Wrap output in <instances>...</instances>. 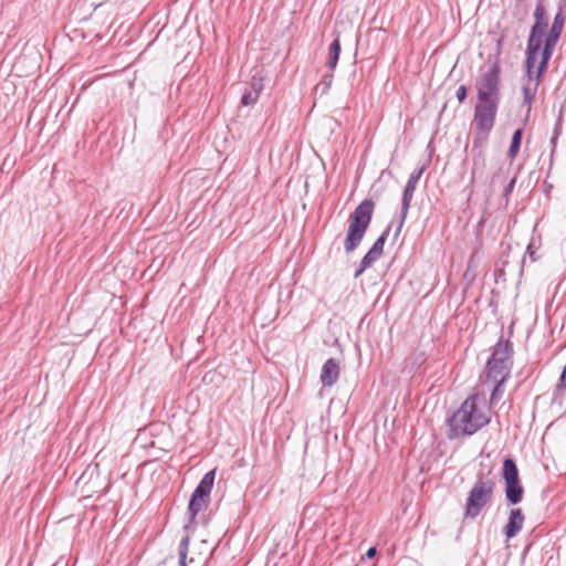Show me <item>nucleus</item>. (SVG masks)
I'll list each match as a JSON object with an SVG mask.
<instances>
[{"label":"nucleus","instance_id":"obj_1","mask_svg":"<svg viewBox=\"0 0 566 566\" xmlns=\"http://www.w3.org/2000/svg\"><path fill=\"white\" fill-rule=\"evenodd\" d=\"M489 422L490 417L478 406V396L472 395L449 419V438L472 436Z\"/></svg>","mask_w":566,"mask_h":566},{"label":"nucleus","instance_id":"obj_2","mask_svg":"<svg viewBox=\"0 0 566 566\" xmlns=\"http://www.w3.org/2000/svg\"><path fill=\"white\" fill-rule=\"evenodd\" d=\"M374 210L375 202L371 199H364L349 214L348 228L344 239L346 253H353L361 243L371 222Z\"/></svg>","mask_w":566,"mask_h":566},{"label":"nucleus","instance_id":"obj_3","mask_svg":"<svg viewBox=\"0 0 566 566\" xmlns=\"http://www.w3.org/2000/svg\"><path fill=\"white\" fill-rule=\"evenodd\" d=\"M500 104L476 102L473 114V148H484L495 125Z\"/></svg>","mask_w":566,"mask_h":566},{"label":"nucleus","instance_id":"obj_4","mask_svg":"<svg viewBox=\"0 0 566 566\" xmlns=\"http://www.w3.org/2000/svg\"><path fill=\"white\" fill-rule=\"evenodd\" d=\"M510 342L499 340L494 346L485 366L486 381L506 382L513 365Z\"/></svg>","mask_w":566,"mask_h":566},{"label":"nucleus","instance_id":"obj_5","mask_svg":"<svg viewBox=\"0 0 566 566\" xmlns=\"http://www.w3.org/2000/svg\"><path fill=\"white\" fill-rule=\"evenodd\" d=\"M535 22L531 28V33L527 40L526 46V60L525 66L527 71V75L532 80L533 69L536 64L538 53L541 51V46L543 43V39L546 35V30L548 27L546 10L542 2L536 4L534 11Z\"/></svg>","mask_w":566,"mask_h":566},{"label":"nucleus","instance_id":"obj_6","mask_svg":"<svg viewBox=\"0 0 566 566\" xmlns=\"http://www.w3.org/2000/svg\"><path fill=\"white\" fill-rule=\"evenodd\" d=\"M494 489L495 482L493 479L479 474L468 493L464 505V517H478L484 507L491 503Z\"/></svg>","mask_w":566,"mask_h":566},{"label":"nucleus","instance_id":"obj_7","mask_svg":"<svg viewBox=\"0 0 566 566\" xmlns=\"http://www.w3.org/2000/svg\"><path fill=\"white\" fill-rule=\"evenodd\" d=\"M500 64L495 61L490 69L481 76L476 86L478 102L500 104L501 101V83H500Z\"/></svg>","mask_w":566,"mask_h":566},{"label":"nucleus","instance_id":"obj_8","mask_svg":"<svg viewBox=\"0 0 566 566\" xmlns=\"http://www.w3.org/2000/svg\"><path fill=\"white\" fill-rule=\"evenodd\" d=\"M502 475L505 481V499L507 503L511 505L521 503L524 489L520 482L517 465L512 458L504 459Z\"/></svg>","mask_w":566,"mask_h":566},{"label":"nucleus","instance_id":"obj_9","mask_svg":"<svg viewBox=\"0 0 566 566\" xmlns=\"http://www.w3.org/2000/svg\"><path fill=\"white\" fill-rule=\"evenodd\" d=\"M416 186H417V182L408 179L405 185V188L402 190L400 218H399V222H398L397 228L394 233L395 239H397L399 237L401 229L405 224V221L408 216V211H409L412 198H413V192L416 190Z\"/></svg>","mask_w":566,"mask_h":566},{"label":"nucleus","instance_id":"obj_10","mask_svg":"<svg viewBox=\"0 0 566 566\" xmlns=\"http://www.w3.org/2000/svg\"><path fill=\"white\" fill-rule=\"evenodd\" d=\"M339 363L335 358H328L321 370L319 380L324 387H332L339 378Z\"/></svg>","mask_w":566,"mask_h":566},{"label":"nucleus","instance_id":"obj_11","mask_svg":"<svg viewBox=\"0 0 566 566\" xmlns=\"http://www.w3.org/2000/svg\"><path fill=\"white\" fill-rule=\"evenodd\" d=\"M556 44L557 43L551 42L548 40H543L541 46V61L537 65L536 71L534 70V73L536 74V85H539L542 76L548 67V63L553 55Z\"/></svg>","mask_w":566,"mask_h":566},{"label":"nucleus","instance_id":"obj_12","mask_svg":"<svg viewBox=\"0 0 566 566\" xmlns=\"http://www.w3.org/2000/svg\"><path fill=\"white\" fill-rule=\"evenodd\" d=\"M524 520L525 517L521 509H512L510 511L507 523L503 530L505 536L507 538L515 537L523 528Z\"/></svg>","mask_w":566,"mask_h":566},{"label":"nucleus","instance_id":"obj_13","mask_svg":"<svg viewBox=\"0 0 566 566\" xmlns=\"http://www.w3.org/2000/svg\"><path fill=\"white\" fill-rule=\"evenodd\" d=\"M472 151L475 153L473 156V164L471 170V182L480 180L484 176L486 159L484 154V148H473Z\"/></svg>","mask_w":566,"mask_h":566},{"label":"nucleus","instance_id":"obj_14","mask_svg":"<svg viewBox=\"0 0 566 566\" xmlns=\"http://www.w3.org/2000/svg\"><path fill=\"white\" fill-rule=\"evenodd\" d=\"M216 478V469L208 471L192 492L205 500H209Z\"/></svg>","mask_w":566,"mask_h":566},{"label":"nucleus","instance_id":"obj_15","mask_svg":"<svg viewBox=\"0 0 566 566\" xmlns=\"http://www.w3.org/2000/svg\"><path fill=\"white\" fill-rule=\"evenodd\" d=\"M391 226L389 224L382 233L376 239L371 248L368 250V252L365 254V256L368 258L367 261L371 260L374 263L381 256L384 252V247L386 243V240L389 235Z\"/></svg>","mask_w":566,"mask_h":566},{"label":"nucleus","instance_id":"obj_16","mask_svg":"<svg viewBox=\"0 0 566 566\" xmlns=\"http://www.w3.org/2000/svg\"><path fill=\"white\" fill-rule=\"evenodd\" d=\"M565 21L566 13L557 11L551 25L549 32L547 35H545V40L557 43L562 35Z\"/></svg>","mask_w":566,"mask_h":566},{"label":"nucleus","instance_id":"obj_17","mask_svg":"<svg viewBox=\"0 0 566 566\" xmlns=\"http://www.w3.org/2000/svg\"><path fill=\"white\" fill-rule=\"evenodd\" d=\"M527 76V84L523 85L522 92H523V104L527 106V111H531V106L533 103V99L536 95L538 85H536V74L533 72L532 80L530 76Z\"/></svg>","mask_w":566,"mask_h":566},{"label":"nucleus","instance_id":"obj_18","mask_svg":"<svg viewBox=\"0 0 566 566\" xmlns=\"http://www.w3.org/2000/svg\"><path fill=\"white\" fill-rule=\"evenodd\" d=\"M208 500L198 496L197 494H191L189 504H188V515L189 522H195L197 515L206 507Z\"/></svg>","mask_w":566,"mask_h":566},{"label":"nucleus","instance_id":"obj_19","mask_svg":"<svg viewBox=\"0 0 566 566\" xmlns=\"http://www.w3.org/2000/svg\"><path fill=\"white\" fill-rule=\"evenodd\" d=\"M340 54V41L339 38L336 36L328 46V57L326 62V66L332 72L336 69Z\"/></svg>","mask_w":566,"mask_h":566},{"label":"nucleus","instance_id":"obj_20","mask_svg":"<svg viewBox=\"0 0 566 566\" xmlns=\"http://www.w3.org/2000/svg\"><path fill=\"white\" fill-rule=\"evenodd\" d=\"M522 138H523V128H517L513 133V136H512V139H511V145H510V148H509V151H507V157L511 160H514L515 157L517 156V154L520 151V148H521Z\"/></svg>","mask_w":566,"mask_h":566},{"label":"nucleus","instance_id":"obj_21","mask_svg":"<svg viewBox=\"0 0 566 566\" xmlns=\"http://www.w3.org/2000/svg\"><path fill=\"white\" fill-rule=\"evenodd\" d=\"M566 391V365L564 366L559 381L555 387L554 394H553V401L562 403L564 399V395Z\"/></svg>","mask_w":566,"mask_h":566},{"label":"nucleus","instance_id":"obj_22","mask_svg":"<svg viewBox=\"0 0 566 566\" xmlns=\"http://www.w3.org/2000/svg\"><path fill=\"white\" fill-rule=\"evenodd\" d=\"M489 382L492 384V386H493L492 391H491V397H490V405L495 406L496 403L500 402V400L503 397V394H504L503 386L505 382H501V381H489Z\"/></svg>","mask_w":566,"mask_h":566},{"label":"nucleus","instance_id":"obj_23","mask_svg":"<svg viewBox=\"0 0 566 566\" xmlns=\"http://www.w3.org/2000/svg\"><path fill=\"white\" fill-rule=\"evenodd\" d=\"M190 537L187 535L182 537L178 547L179 566H187V555Z\"/></svg>","mask_w":566,"mask_h":566},{"label":"nucleus","instance_id":"obj_24","mask_svg":"<svg viewBox=\"0 0 566 566\" xmlns=\"http://www.w3.org/2000/svg\"><path fill=\"white\" fill-rule=\"evenodd\" d=\"M333 78H334L333 73L323 75L316 90H321V94H326L332 86Z\"/></svg>","mask_w":566,"mask_h":566},{"label":"nucleus","instance_id":"obj_25","mask_svg":"<svg viewBox=\"0 0 566 566\" xmlns=\"http://www.w3.org/2000/svg\"><path fill=\"white\" fill-rule=\"evenodd\" d=\"M259 96L255 93L250 92L248 88L243 92L241 96V105L250 106L258 102Z\"/></svg>","mask_w":566,"mask_h":566},{"label":"nucleus","instance_id":"obj_26","mask_svg":"<svg viewBox=\"0 0 566 566\" xmlns=\"http://www.w3.org/2000/svg\"><path fill=\"white\" fill-rule=\"evenodd\" d=\"M263 81L260 77L253 76L250 82V87L248 88L250 92L255 93L256 96L260 97L261 92L263 91Z\"/></svg>","mask_w":566,"mask_h":566},{"label":"nucleus","instance_id":"obj_27","mask_svg":"<svg viewBox=\"0 0 566 566\" xmlns=\"http://www.w3.org/2000/svg\"><path fill=\"white\" fill-rule=\"evenodd\" d=\"M367 260H368V258L365 255L360 260L359 266L354 272L355 279H358L368 268H370L374 264V262L371 260H369V261H367Z\"/></svg>","mask_w":566,"mask_h":566},{"label":"nucleus","instance_id":"obj_28","mask_svg":"<svg viewBox=\"0 0 566 566\" xmlns=\"http://www.w3.org/2000/svg\"><path fill=\"white\" fill-rule=\"evenodd\" d=\"M424 170H426V166L424 165L420 166L418 169H416L415 171H412L410 174L408 179L418 184V181L421 178Z\"/></svg>","mask_w":566,"mask_h":566},{"label":"nucleus","instance_id":"obj_29","mask_svg":"<svg viewBox=\"0 0 566 566\" xmlns=\"http://www.w3.org/2000/svg\"><path fill=\"white\" fill-rule=\"evenodd\" d=\"M468 95V88L465 85H460L457 90V98L459 103H463Z\"/></svg>","mask_w":566,"mask_h":566},{"label":"nucleus","instance_id":"obj_30","mask_svg":"<svg viewBox=\"0 0 566 566\" xmlns=\"http://www.w3.org/2000/svg\"><path fill=\"white\" fill-rule=\"evenodd\" d=\"M563 113H564V106L560 107L558 117L555 123V127L553 132H558V135L562 134V125H563Z\"/></svg>","mask_w":566,"mask_h":566},{"label":"nucleus","instance_id":"obj_31","mask_svg":"<svg viewBox=\"0 0 566 566\" xmlns=\"http://www.w3.org/2000/svg\"><path fill=\"white\" fill-rule=\"evenodd\" d=\"M515 181H516V180H515V178H513V179L509 182V185H507V186L505 187V189H504V196H506V197H507V196L513 191V188H514V186H515Z\"/></svg>","mask_w":566,"mask_h":566},{"label":"nucleus","instance_id":"obj_32","mask_svg":"<svg viewBox=\"0 0 566 566\" xmlns=\"http://www.w3.org/2000/svg\"><path fill=\"white\" fill-rule=\"evenodd\" d=\"M560 135H558V132H553V136L551 138V145L553 147V149L556 147V144H557V139L559 138Z\"/></svg>","mask_w":566,"mask_h":566},{"label":"nucleus","instance_id":"obj_33","mask_svg":"<svg viewBox=\"0 0 566 566\" xmlns=\"http://www.w3.org/2000/svg\"><path fill=\"white\" fill-rule=\"evenodd\" d=\"M558 12L566 13V0H558Z\"/></svg>","mask_w":566,"mask_h":566},{"label":"nucleus","instance_id":"obj_34","mask_svg":"<svg viewBox=\"0 0 566 566\" xmlns=\"http://www.w3.org/2000/svg\"><path fill=\"white\" fill-rule=\"evenodd\" d=\"M377 551L376 547H369L366 552L367 558H373L376 555Z\"/></svg>","mask_w":566,"mask_h":566},{"label":"nucleus","instance_id":"obj_35","mask_svg":"<svg viewBox=\"0 0 566 566\" xmlns=\"http://www.w3.org/2000/svg\"><path fill=\"white\" fill-rule=\"evenodd\" d=\"M526 251H527V253L530 254V256L532 258V260H535V258H534V253H535V252H534V251H533V249H532V244H528V245H527Z\"/></svg>","mask_w":566,"mask_h":566},{"label":"nucleus","instance_id":"obj_36","mask_svg":"<svg viewBox=\"0 0 566 566\" xmlns=\"http://www.w3.org/2000/svg\"><path fill=\"white\" fill-rule=\"evenodd\" d=\"M503 275H504L503 270L497 271V276H499V277H500V276H503Z\"/></svg>","mask_w":566,"mask_h":566}]
</instances>
